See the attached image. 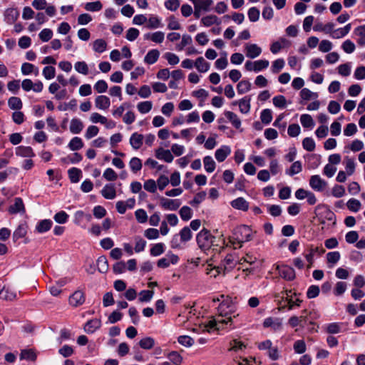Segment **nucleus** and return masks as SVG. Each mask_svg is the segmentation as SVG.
<instances>
[{
  "label": "nucleus",
  "instance_id": "obj_1",
  "mask_svg": "<svg viewBox=\"0 0 365 365\" xmlns=\"http://www.w3.org/2000/svg\"><path fill=\"white\" fill-rule=\"evenodd\" d=\"M221 299H223L220 302L217 312L219 314L218 317L220 319H226L227 321V324L229 322H232V318H235L238 316V314H235L233 310V306L232 304V301L229 298L225 299L224 295L220 296Z\"/></svg>",
  "mask_w": 365,
  "mask_h": 365
},
{
  "label": "nucleus",
  "instance_id": "obj_2",
  "mask_svg": "<svg viewBox=\"0 0 365 365\" xmlns=\"http://www.w3.org/2000/svg\"><path fill=\"white\" fill-rule=\"evenodd\" d=\"M235 240L240 245L239 247H242V244L252 240V230L247 225H241L235 230L233 233Z\"/></svg>",
  "mask_w": 365,
  "mask_h": 365
},
{
  "label": "nucleus",
  "instance_id": "obj_3",
  "mask_svg": "<svg viewBox=\"0 0 365 365\" xmlns=\"http://www.w3.org/2000/svg\"><path fill=\"white\" fill-rule=\"evenodd\" d=\"M215 240V237L206 229L202 230L197 235V244L202 250L210 249L214 245Z\"/></svg>",
  "mask_w": 365,
  "mask_h": 365
},
{
  "label": "nucleus",
  "instance_id": "obj_4",
  "mask_svg": "<svg viewBox=\"0 0 365 365\" xmlns=\"http://www.w3.org/2000/svg\"><path fill=\"white\" fill-rule=\"evenodd\" d=\"M21 87L24 91L28 92L33 90L34 92H41L43 88V84L41 81H37L36 83H33L31 79H24L21 83Z\"/></svg>",
  "mask_w": 365,
  "mask_h": 365
},
{
  "label": "nucleus",
  "instance_id": "obj_5",
  "mask_svg": "<svg viewBox=\"0 0 365 365\" xmlns=\"http://www.w3.org/2000/svg\"><path fill=\"white\" fill-rule=\"evenodd\" d=\"M277 270L279 276L286 280L292 281L296 277L294 269L287 265H277Z\"/></svg>",
  "mask_w": 365,
  "mask_h": 365
},
{
  "label": "nucleus",
  "instance_id": "obj_6",
  "mask_svg": "<svg viewBox=\"0 0 365 365\" xmlns=\"http://www.w3.org/2000/svg\"><path fill=\"white\" fill-rule=\"evenodd\" d=\"M160 206L167 210H178L180 205L181 202L180 200L175 199H168L163 197H160Z\"/></svg>",
  "mask_w": 365,
  "mask_h": 365
},
{
  "label": "nucleus",
  "instance_id": "obj_7",
  "mask_svg": "<svg viewBox=\"0 0 365 365\" xmlns=\"http://www.w3.org/2000/svg\"><path fill=\"white\" fill-rule=\"evenodd\" d=\"M86 300L84 293L81 290L74 292L69 297V304L73 307L82 305Z\"/></svg>",
  "mask_w": 365,
  "mask_h": 365
},
{
  "label": "nucleus",
  "instance_id": "obj_8",
  "mask_svg": "<svg viewBox=\"0 0 365 365\" xmlns=\"http://www.w3.org/2000/svg\"><path fill=\"white\" fill-rule=\"evenodd\" d=\"M246 56L250 58H255L262 53V48L255 43H247L245 46Z\"/></svg>",
  "mask_w": 365,
  "mask_h": 365
},
{
  "label": "nucleus",
  "instance_id": "obj_9",
  "mask_svg": "<svg viewBox=\"0 0 365 365\" xmlns=\"http://www.w3.org/2000/svg\"><path fill=\"white\" fill-rule=\"evenodd\" d=\"M178 259L179 257L176 255L168 254L165 257L158 261V266L160 268H166L169 267L170 264H176Z\"/></svg>",
  "mask_w": 365,
  "mask_h": 365
},
{
  "label": "nucleus",
  "instance_id": "obj_10",
  "mask_svg": "<svg viewBox=\"0 0 365 365\" xmlns=\"http://www.w3.org/2000/svg\"><path fill=\"white\" fill-rule=\"evenodd\" d=\"M309 185L312 188L317 191H322L327 186V182L319 175H312L309 180Z\"/></svg>",
  "mask_w": 365,
  "mask_h": 365
},
{
  "label": "nucleus",
  "instance_id": "obj_11",
  "mask_svg": "<svg viewBox=\"0 0 365 365\" xmlns=\"http://www.w3.org/2000/svg\"><path fill=\"white\" fill-rule=\"evenodd\" d=\"M8 211L10 214L24 213L25 207L22 199L16 197L14 199V203L9 207Z\"/></svg>",
  "mask_w": 365,
  "mask_h": 365
},
{
  "label": "nucleus",
  "instance_id": "obj_12",
  "mask_svg": "<svg viewBox=\"0 0 365 365\" xmlns=\"http://www.w3.org/2000/svg\"><path fill=\"white\" fill-rule=\"evenodd\" d=\"M263 326L264 327H271L274 331H276L282 329V321L279 318L273 319L272 317H268L264 319Z\"/></svg>",
  "mask_w": 365,
  "mask_h": 365
},
{
  "label": "nucleus",
  "instance_id": "obj_13",
  "mask_svg": "<svg viewBox=\"0 0 365 365\" xmlns=\"http://www.w3.org/2000/svg\"><path fill=\"white\" fill-rule=\"evenodd\" d=\"M155 157L165 161L166 163H171L173 160V156L170 150H165L160 148L155 150Z\"/></svg>",
  "mask_w": 365,
  "mask_h": 365
},
{
  "label": "nucleus",
  "instance_id": "obj_14",
  "mask_svg": "<svg viewBox=\"0 0 365 365\" xmlns=\"http://www.w3.org/2000/svg\"><path fill=\"white\" fill-rule=\"evenodd\" d=\"M101 192L103 197L108 200H113L116 197L115 187L113 184H106Z\"/></svg>",
  "mask_w": 365,
  "mask_h": 365
},
{
  "label": "nucleus",
  "instance_id": "obj_15",
  "mask_svg": "<svg viewBox=\"0 0 365 365\" xmlns=\"http://www.w3.org/2000/svg\"><path fill=\"white\" fill-rule=\"evenodd\" d=\"M101 326V321L98 319H93L86 322L84 330L88 334H93Z\"/></svg>",
  "mask_w": 365,
  "mask_h": 365
},
{
  "label": "nucleus",
  "instance_id": "obj_16",
  "mask_svg": "<svg viewBox=\"0 0 365 365\" xmlns=\"http://www.w3.org/2000/svg\"><path fill=\"white\" fill-rule=\"evenodd\" d=\"M95 106L101 110H107L110 106V101L106 96H98L95 99Z\"/></svg>",
  "mask_w": 365,
  "mask_h": 365
},
{
  "label": "nucleus",
  "instance_id": "obj_17",
  "mask_svg": "<svg viewBox=\"0 0 365 365\" xmlns=\"http://www.w3.org/2000/svg\"><path fill=\"white\" fill-rule=\"evenodd\" d=\"M236 262L237 260L232 255H227L224 259V260L222 262L224 274H225V272H229L232 270L235 267Z\"/></svg>",
  "mask_w": 365,
  "mask_h": 365
},
{
  "label": "nucleus",
  "instance_id": "obj_18",
  "mask_svg": "<svg viewBox=\"0 0 365 365\" xmlns=\"http://www.w3.org/2000/svg\"><path fill=\"white\" fill-rule=\"evenodd\" d=\"M15 154L21 158H32L35 156L33 149L29 146H19L16 148Z\"/></svg>",
  "mask_w": 365,
  "mask_h": 365
},
{
  "label": "nucleus",
  "instance_id": "obj_19",
  "mask_svg": "<svg viewBox=\"0 0 365 365\" xmlns=\"http://www.w3.org/2000/svg\"><path fill=\"white\" fill-rule=\"evenodd\" d=\"M231 153V149L227 145H223L215 151V158L218 162H223Z\"/></svg>",
  "mask_w": 365,
  "mask_h": 365
},
{
  "label": "nucleus",
  "instance_id": "obj_20",
  "mask_svg": "<svg viewBox=\"0 0 365 365\" xmlns=\"http://www.w3.org/2000/svg\"><path fill=\"white\" fill-rule=\"evenodd\" d=\"M84 128L83 122L76 118H72L70 123L69 130L73 134L80 133Z\"/></svg>",
  "mask_w": 365,
  "mask_h": 365
},
{
  "label": "nucleus",
  "instance_id": "obj_21",
  "mask_svg": "<svg viewBox=\"0 0 365 365\" xmlns=\"http://www.w3.org/2000/svg\"><path fill=\"white\" fill-rule=\"evenodd\" d=\"M16 298V294L9 287H4L0 291V299L6 301H13Z\"/></svg>",
  "mask_w": 365,
  "mask_h": 365
},
{
  "label": "nucleus",
  "instance_id": "obj_22",
  "mask_svg": "<svg viewBox=\"0 0 365 365\" xmlns=\"http://www.w3.org/2000/svg\"><path fill=\"white\" fill-rule=\"evenodd\" d=\"M231 205L233 208L247 211L249 209V203L243 197H237L231 202Z\"/></svg>",
  "mask_w": 365,
  "mask_h": 365
},
{
  "label": "nucleus",
  "instance_id": "obj_23",
  "mask_svg": "<svg viewBox=\"0 0 365 365\" xmlns=\"http://www.w3.org/2000/svg\"><path fill=\"white\" fill-rule=\"evenodd\" d=\"M143 135L138 133L132 134L130 138V144L135 150L139 149L143 145Z\"/></svg>",
  "mask_w": 365,
  "mask_h": 365
},
{
  "label": "nucleus",
  "instance_id": "obj_24",
  "mask_svg": "<svg viewBox=\"0 0 365 365\" xmlns=\"http://www.w3.org/2000/svg\"><path fill=\"white\" fill-rule=\"evenodd\" d=\"M160 52L157 49H152L148 52L144 58V62L151 65L155 63L159 58Z\"/></svg>",
  "mask_w": 365,
  "mask_h": 365
},
{
  "label": "nucleus",
  "instance_id": "obj_25",
  "mask_svg": "<svg viewBox=\"0 0 365 365\" xmlns=\"http://www.w3.org/2000/svg\"><path fill=\"white\" fill-rule=\"evenodd\" d=\"M27 225L25 223L20 224L13 233V239L17 241L20 238H23L27 233Z\"/></svg>",
  "mask_w": 365,
  "mask_h": 365
},
{
  "label": "nucleus",
  "instance_id": "obj_26",
  "mask_svg": "<svg viewBox=\"0 0 365 365\" xmlns=\"http://www.w3.org/2000/svg\"><path fill=\"white\" fill-rule=\"evenodd\" d=\"M196 69L200 73H205L210 68V63L203 57H198L195 62Z\"/></svg>",
  "mask_w": 365,
  "mask_h": 365
},
{
  "label": "nucleus",
  "instance_id": "obj_27",
  "mask_svg": "<svg viewBox=\"0 0 365 365\" xmlns=\"http://www.w3.org/2000/svg\"><path fill=\"white\" fill-rule=\"evenodd\" d=\"M224 114L236 129L240 128L241 120L235 113L232 111H225Z\"/></svg>",
  "mask_w": 365,
  "mask_h": 365
},
{
  "label": "nucleus",
  "instance_id": "obj_28",
  "mask_svg": "<svg viewBox=\"0 0 365 365\" xmlns=\"http://www.w3.org/2000/svg\"><path fill=\"white\" fill-rule=\"evenodd\" d=\"M354 33L359 37L357 40L358 44L361 46H365V25L356 27Z\"/></svg>",
  "mask_w": 365,
  "mask_h": 365
},
{
  "label": "nucleus",
  "instance_id": "obj_29",
  "mask_svg": "<svg viewBox=\"0 0 365 365\" xmlns=\"http://www.w3.org/2000/svg\"><path fill=\"white\" fill-rule=\"evenodd\" d=\"M238 106L242 113H248L250 110V98L246 96L240 99Z\"/></svg>",
  "mask_w": 365,
  "mask_h": 365
},
{
  "label": "nucleus",
  "instance_id": "obj_30",
  "mask_svg": "<svg viewBox=\"0 0 365 365\" xmlns=\"http://www.w3.org/2000/svg\"><path fill=\"white\" fill-rule=\"evenodd\" d=\"M165 38V34L163 31H156L155 33H153L151 34H147L145 35V39H150L152 41L160 43L163 41Z\"/></svg>",
  "mask_w": 365,
  "mask_h": 365
},
{
  "label": "nucleus",
  "instance_id": "obj_31",
  "mask_svg": "<svg viewBox=\"0 0 365 365\" xmlns=\"http://www.w3.org/2000/svg\"><path fill=\"white\" fill-rule=\"evenodd\" d=\"M201 22L205 26H210L213 24L219 25L221 23L217 16L215 15L206 16L202 18Z\"/></svg>",
  "mask_w": 365,
  "mask_h": 365
},
{
  "label": "nucleus",
  "instance_id": "obj_32",
  "mask_svg": "<svg viewBox=\"0 0 365 365\" xmlns=\"http://www.w3.org/2000/svg\"><path fill=\"white\" fill-rule=\"evenodd\" d=\"M98 269L101 273H106L108 270V262L106 256H101L97 259Z\"/></svg>",
  "mask_w": 365,
  "mask_h": 365
},
{
  "label": "nucleus",
  "instance_id": "obj_33",
  "mask_svg": "<svg viewBox=\"0 0 365 365\" xmlns=\"http://www.w3.org/2000/svg\"><path fill=\"white\" fill-rule=\"evenodd\" d=\"M8 106L12 110H19L22 108L23 103L20 98L13 96L9 98Z\"/></svg>",
  "mask_w": 365,
  "mask_h": 365
},
{
  "label": "nucleus",
  "instance_id": "obj_34",
  "mask_svg": "<svg viewBox=\"0 0 365 365\" xmlns=\"http://www.w3.org/2000/svg\"><path fill=\"white\" fill-rule=\"evenodd\" d=\"M107 43L102 38L93 41V48L97 53H103L106 50Z\"/></svg>",
  "mask_w": 365,
  "mask_h": 365
},
{
  "label": "nucleus",
  "instance_id": "obj_35",
  "mask_svg": "<svg viewBox=\"0 0 365 365\" xmlns=\"http://www.w3.org/2000/svg\"><path fill=\"white\" fill-rule=\"evenodd\" d=\"M252 87L251 83L247 80H243L237 85V90L239 94H244L248 92Z\"/></svg>",
  "mask_w": 365,
  "mask_h": 365
},
{
  "label": "nucleus",
  "instance_id": "obj_36",
  "mask_svg": "<svg viewBox=\"0 0 365 365\" xmlns=\"http://www.w3.org/2000/svg\"><path fill=\"white\" fill-rule=\"evenodd\" d=\"M138 344L142 349L148 350L154 346L155 340L152 337L147 336L140 339Z\"/></svg>",
  "mask_w": 365,
  "mask_h": 365
},
{
  "label": "nucleus",
  "instance_id": "obj_37",
  "mask_svg": "<svg viewBox=\"0 0 365 365\" xmlns=\"http://www.w3.org/2000/svg\"><path fill=\"white\" fill-rule=\"evenodd\" d=\"M203 163L205 170L207 173H212L215 169V162L214 161L213 158L211 156H205L203 158Z\"/></svg>",
  "mask_w": 365,
  "mask_h": 365
},
{
  "label": "nucleus",
  "instance_id": "obj_38",
  "mask_svg": "<svg viewBox=\"0 0 365 365\" xmlns=\"http://www.w3.org/2000/svg\"><path fill=\"white\" fill-rule=\"evenodd\" d=\"M69 178L71 182L76 183L80 180L81 170L76 168H72L68 171Z\"/></svg>",
  "mask_w": 365,
  "mask_h": 365
},
{
  "label": "nucleus",
  "instance_id": "obj_39",
  "mask_svg": "<svg viewBox=\"0 0 365 365\" xmlns=\"http://www.w3.org/2000/svg\"><path fill=\"white\" fill-rule=\"evenodd\" d=\"M52 222L50 220H43L36 225L37 232L42 233L49 230L51 227Z\"/></svg>",
  "mask_w": 365,
  "mask_h": 365
},
{
  "label": "nucleus",
  "instance_id": "obj_40",
  "mask_svg": "<svg viewBox=\"0 0 365 365\" xmlns=\"http://www.w3.org/2000/svg\"><path fill=\"white\" fill-rule=\"evenodd\" d=\"M83 147V143L79 137L73 138L68 143V148L73 151L80 150Z\"/></svg>",
  "mask_w": 365,
  "mask_h": 365
},
{
  "label": "nucleus",
  "instance_id": "obj_41",
  "mask_svg": "<svg viewBox=\"0 0 365 365\" xmlns=\"http://www.w3.org/2000/svg\"><path fill=\"white\" fill-rule=\"evenodd\" d=\"M300 122L304 128H312L314 126V120L309 114L302 115L300 117Z\"/></svg>",
  "mask_w": 365,
  "mask_h": 365
},
{
  "label": "nucleus",
  "instance_id": "obj_42",
  "mask_svg": "<svg viewBox=\"0 0 365 365\" xmlns=\"http://www.w3.org/2000/svg\"><path fill=\"white\" fill-rule=\"evenodd\" d=\"M302 170V165L300 161H295L292 163L290 168L286 170V173L290 176L299 173Z\"/></svg>",
  "mask_w": 365,
  "mask_h": 365
},
{
  "label": "nucleus",
  "instance_id": "obj_43",
  "mask_svg": "<svg viewBox=\"0 0 365 365\" xmlns=\"http://www.w3.org/2000/svg\"><path fill=\"white\" fill-rule=\"evenodd\" d=\"M75 70L79 73L87 75L88 73V66L85 61H77L74 64Z\"/></svg>",
  "mask_w": 365,
  "mask_h": 365
},
{
  "label": "nucleus",
  "instance_id": "obj_44",
  "mask_svg": "<svg viewBox=\"0 0 365 365\" xmlns=\"http://www.w3.org/2000/svg\"><path fill=\"white\" fill-rule=\"evenodd\" d=\"M130 168L133 173H137L142 168V162L140 158L134 157L129 163Z\"/></svg>",
  "mask_w": 365,
  "mask_h": 365
},
{
  "label": "nucleus",
  "instance_id": "obj_45",
  "mask_svg": "<svg viewBox=\"0 0 365 365\" xmlns=\"http://www.w3.org/2000/svg\"><path fill=\"white\" fill-rule=\"evenodd\" d=\"M147 28L153 29H158L161 26V21L160 19L155 16H151L148 19Z\"/></svg>",
  "mask_w": 365,
  "mask_h": 365
},
{
  "label": "nucleus",
  "instance_id": "obj_46",
  "mask_svg": "<svg viewBox=\"0 0 365 365\" xmlns=\"http://www.w3.org/2000/svg\"><path fill=\"white\" fill-rule=\"evenodd\" d=\"M21 70L24 75H29L34 72V70H36V75H37L38 73V68H35L33 64L29 63H24L21 66Z\"/></svg>",
  "mask_w": 365,
  "mask_h": 365
},
{
  "label": "nucleus",
  "instance_id": "obj_47",
  "mask_svg": "<svg viewBox=\"0 0 365 365\" xmlns=\"http://www.w3.org/2000/svg\"><path fill=\"white\" fill-rule=\"evenodd\" d=\"M138 110L141 113H147L153 108V103L151 101L140 102L137 106Z\"/></svg>",
  "mask_w": 365,
  "mask_h": 365
},
{
  "label": "nucleus",
  "instance_id": "obj_48",
  "mask_svg": "<svg viewBox=\"0 0 365 365\" xmlns=\"http://www.w3.org/2000/svg\"><path fill=\"white\" fill-rule=\"evenodd\" d=\"M103 7V5L100 1L86 3L85 5V9L88 11H98Z\"/></svg>",
  "mask_w": 365,
  "mask_h": 365
},
{
  "label": "nucleus",
  "instance_id": "obj_49",
  "mask_svg": "<svg viewBox=\"0 0 365 365\" xmlns=\"http://www.w3.org/2000/svg\"><path fill=\"white\" fill-rule=\"evenodd\" d=\"M345 162V168L346 173L349 175H352L355 170V162L352 158H349V157H346L344 158Z\"/></svg>",
  "mask_w": 365,
  "mask_h": 365
},
{
  "label": "nucleus",
  "instance_id": "obj_50",
  "mask_svg": "<svg viewBox=\"0 0 365 365\" xmlns=\"http://www.w3.org/2000/svg\"><path fill=\"white\" fill-rule=\"evenodd\" d=\"M179 213L182 220L185 221H187L191 219L192 215V210L188 206H183L181 207Z\"/></svg>",
  "mask_w": 365,
  "mask_h": 365
},
{
  "label": "nucleus",
  "instance_id": "obj_51",
  "mask_svg": "<svg viewBox=\"0 0 365 365\" xmlns=\"http://www.w3.org/2000/svg\"><path fill=\"white\" fill-rule=\"evenodd\" d=\"M224 324H227V321L217 317L216 319L210 320L206 327L210 329L215 328L220 329L221 328L220 325Z\"/></svg>",
  "mask_w": 365,
  "mask_h": 365
},
{
  "label": "nucleus",
  "instance_id": "obj_52",
  "mask_svg": "<svg viewBox=\"0 0 365 365\" xmlns=\"http://www.w3.org/2000/svg\"><path fill=\"white\" fill-rule=\"evenodd\" d=\"M154 294L153 290H143L140 292L139 301L141 302H150Z\"/></svg>",
  "mask_w": 365,
  "mask_h": 365
},
{
  "label": "nucleus",
  "instance_id": "obj_53",
  "mask_svg": "<svg viewBox=\"0 0 365 365\" xmlns=\"http://www.w3.org/2000/svg\"><path fill=\"white\" fill-rule=\"evenodd\" d=\"M192 42V38L190 36L185 34L182 36L181 42L176 46V49L178 51H182L184 47L186 46L190 45Z\"/></svg>",
  "mask_w": 365,
  "mask_h": 365
},
{
  "label": "nucleus",
  "instance_id": "obj_54",
  "mask_svg": "<svg viewBox=\"0 0 365 365\" xmlns=\"http://www.w3.org/2000/svg\"><path fill=\"white\" fill-rule=\"evenodd\" d=\"M346 205L349 210L353 212H358L361 205L360 201L354 198L350 199Z\"/></svg>",
  "mask_w": 365,
  "mask_h": 365
},
{
  "label": "nucleus",
  "instance_id": "obj_55",
  "mask_svg": "<svg viewBox=\"0 0 365 365\" xmlns=\"http://www.w3.org/2000/svg\"><path fill=\"white\" fill-rule=\"evenodd\" d=\"M260 119L264 124H269L272 120V111L269 109H264L260 115Z\"/></svg>",
  "mask_w": 365,
  "mask_h": 365
},
{
  "label": "nucleus",
  "instance_id": "obj_56",
  "mask_svg": "<svg viewBox=\"0 0 365 365\" xmlns=\"http://www.w3.org/2000/svg\"><path fill=\"white\" fill-rule=\"evenodd\" d=\"M42 73L46 79L49 80L55 77L56 69L51 66H48L43 69Z\"/></svg>",
  "mask_w": 365,
  "mask_h": 365
},
{
  "label": "nucleus",
  "instance_id": "obj_57",
  "mask_svg": "<svg viewBox=\"0 0 365 365\" xmlns=\"http://www.w3.org/2000/svg\"><path fill=\"white\" fill-rule=\"evenodd\" d=\"M304 149L307 151H313L315 149V142L312 138H305L302 141Z\"/></svg>",
  "mask_w": 365,
  "mask_h": 365
},
{
  "label": "nucleus",
  "instance_id": "obj_58",
  "mask_svg": "<svg viewBox=\"0 0 365 365\" xmlns=\"http://www.w3.org/2000/svg\"><path fill=\"white\" fill-rule=\"evenodd\" d=\"M135 216L139 223H145L148 220V215L143 209H138L135 212Z\"/></svg>",
  "mask_w": 365,
  "mask_h": 365
},
{
  "label": "nucleus",
  "instance_id": "obj_59",
  "mask_svg": "<svg viewBox=\"0 0 365 365\" xmlns=\"http://www.w3.org/2000/svg\"><path fill=\"white\" fill-rule=\"evenodd\" d=\"M272 101L273 104L277 108H284L286 107L287 101L284 96H277L273 98Z\"/></svg>",
  "mask_w": 365,
  "mask_h": 365
},
{
  "label": "nucleus",
  "instance_id": "obj_60",
  "mask_svg": "<svg viewBox=\"0 0 365 365\" xmlns=\"http://www.w3.org/2000/svg\"><path fill=\"white\" fill-rule=\"evenodd\" d=\"M284 61L282 58L275 60L272 65V73H279L284 68Z\"/></svg>",
  "mask_w": 365,
  "mask_h": 365
},
{
  "label": "nucleus",
  "instance_id": "obj_61",
  "mask_svg": "<svg viewBox=\"0 0 365 365\" xmlns=\"http://www.w3.org/2000/svg\"><path fill=\"white\" fill-rule=\"evenodd\" d=\"M293 348L297 354H303L306 351V344L304 340H297L294 342Z\"/></svg>",
  "mask_w": 365,
  "mask_h": 365
},
{
  "label": "nucleus",
  "instance_id": "obj_62",
  "mask_svg": "<svg viewBox=\"0 0 365 365\" xmlns=\"http://www.w3.org/2000/svg\"><path fill=\"white\" fill-rule=\"evenodd\" d=\"M165 58L168 61L170 65H176L180 62L179 57L171 52H167L164 54Z\"/></svg>",
  "mask_w": 365,
  "mask_h": 365
},
{
  "label": "nucleus",
  "instance_id": "obj_63",
  "mask_svg": "<svg viewBox=\"0 0 365 365\" xmlns=\"http://www.w3.org/2000/svg\"><path fill=\"white\" fill-rule=\"evenodd\" d=\"M168 359L173 365H180L182 358L177 351H172L168 354Z\"/></svg>",
  "mask_w": 365,
  "mask_h": 365
},
{
  "label": "nucleus",
  "instance_id": "obj_64",
  "mask_svg": "<svg viewBox=\"0 0 365 365\" xmlns=\"http://www.w3.org/2000/svg\"><path fill=\"white\" fill-rule=\"evenodd\" d=\"M341 48L346 53H351L354 51L356 46L351 40H346L341 45Z\"/></svg>",
  "mask_w": 365,
  "mask_h": 365
}]
</instances>
